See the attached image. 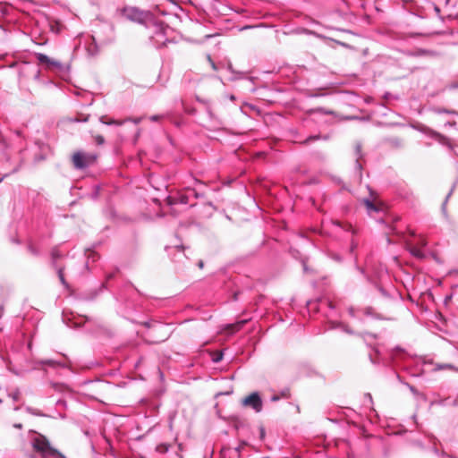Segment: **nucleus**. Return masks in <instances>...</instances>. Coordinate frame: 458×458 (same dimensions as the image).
I'll use <instances>...</instances> for the list:
<instances>
[{
  "label": "nucleus",
  "instance_id": "obj_37",
  "mask_svg": "<svg viewBox=\"0 0 458 458\" xmlns=\"http://www.w3.org/2000/svg\"><path fill=\"white\" fill-rule=\"evenodd\" d=\"M279 399H280V396H279V395H276V394H275V395H273V396L271 397V401H272V402H276V401H278Z\"/></svg>",
  "mask_w": 458,
  "mask_h": 458
},
{
  "label": "nucleus",
  "instance_id": "obj_31",
  "mask_svg": "<svg viewBox=\"0 0 458 458\" xmlns=\"http://www.w3.org/2000/svg\"><path fill=\"white\" fill-rule=\"evenodd\" d=\"M142 119H143L142 117H136V118H128V119H125L124 121L125 122L131 121L133 123L138 124L142 121Z\"/></svg>",
  "mask_w": 458,
  "mask_h": 458
},
{
  "label": "nucleus",
  "instance_id": "obj_30",
  "mask_svg": "<svg viewBox=\"0 0 458 458\" xmlns=\"http://www.w3.org/2000/svg\"><path fill=\"white\" fill-rule=\"evenodd\" d=\"M30 252L31 254H33L34 256H38L39 254L38 250L33 246V245H29L28 247Z\"/></svg>",
  "mask_w": 458,
  "mask_h": 458
},
{
  "label": "nucleus",
  "instance_id": "obj_54",
  "mask_svg": "<svg viewBox=\"0 0 458 458\" xmlns=\"http://www.w3.org/2000/svg\"><path fill=\"white\" fill-rule=\"evenodd\" d=\"M345 331H346L347 333H349V334H352V331H350V330H348V329H346Z\"/></svg>",
  "mask_w": 458,
  "mask_h": 458
},
{
  "label": "nucleus",
  "instance_id": "obj_15",
  "mask_svg": "<svg viewBox=\"0 0 458 458\" xmlns=\"http://www.w3.org/2000/svg\"><path fill=\"white\" fill-rule=\"evenodd\" d=\"M409 250L412 256L418 259H423L425 257L423 251L418 247L411 246L410 247Z\"/></svg>",
  "mask_w": 458,
  "mask_h": 458
},
{
  "label": "nucleus",
  "instance_id": "obj_11",
  "mask_svg": "<svg viewBox=\"0 0 458 458\" xmlns=\"http://www.w3.org/2000/svg\"><path fill=\"white\" fill-rule=\"evenodd\" d=\"M99 122L101 123H104L106 125H116V126H121L125 123V121H123V120H115V119L107 120L106 116H100Z\"/></svg>",
  "mask_w": 458,
  "mask_h": 458
},
{
  "label": "nucleus",
  "instance_id": "obj_36",
  "mask_svg": "<svg viewBox=\"0 0 458 458\" xmlns=\"http://www.w3.org/2000/svg\"><path fill=\"white\" fill-rule=\"evenodd\" d=\"M208 58L209 63L211 64L212 68H213L214 70H216V69H217V68H216V64L212 61L211 57L208 55Z\"/></svg>",
  "mask_w": 458,
  "mask_h": 458
},
{
  "label": "nucleus",
  "instance_id": "obj_2",
  "mask_svg": "<svg viewBox=\"0 0 458 458\" xmlns=\"http://www.w3.org/2000/svg\"><path fill=\"white\" fill-rule=\"evenodd\" d=\"M153 34L150 36V41L157 47H162L172 42L168 39V33L172 31L171 28L162 22H156L153 26Z\"/></svg>",
  "mask_w": 458,
  "mask_h": 458
},
{
  "label": "nucleus",
  "instance_id": "obj_26",
  "mask_svg": "<svg viewBox=\"0 0 458 458\" xmlns=\"http://www.w3.org/2000/svg\"><path fill=\"white\" fill-rule=\"evenodd\" d=\"M246 322H247V320H241V321L237 322L236 324L232 325L231 327H232V328H233L234 331H238V330H240V329L243 327V325H244Z\"/></svg>",
  "mask_w": 458,
  "mask_h": 458
},
{
  "label": "nucleus",
  "instance_id": "obj_55",
  "mask_svg": "<svg viewBox=\"0 0 458 458\" xmlns=\"http://www.w3.org/2000/svg\"><path fill=\"white\" fill-rule=\"evenodd\" d=\"M454 123H447L446 125H453Z\"/></svg>",
  "mask_w": 458,
  "mask_h": 458
},
{
  "label": "nucleus",
  "instance_id": "obj_32",
  "mask_svg": "<svg viewBox=\"0 0 458 458\" xmlns=\"http://www.w3.org/2000/svg\"><path fill=\"white\" fill-rule=\"evenodd\" d=\"M357 247H358V243L352 240V242H351V247H350V250H351V252H353V251H354V250H355Z\"/></svg>",
  "mask_w": 458,
  "mask_h": 458
},
{
  "label": "nucleus",
  "instance_id": "obj_53",
  "mask_svg": "<svg viewBox=\"0 0 458 458\" xmlns=\"http://www.w3.org/2000/svg\"><path fill=\"white\" fill-rule=\"evenodd\" d=\"M211 37H213V36H212V35H207V36H206V38H211Z\"/></svg>",
  "mask_w": 458,
  "mask_h": 458
},
{
  "label": "nucleus",
  "instance_id": "obj_18",
  "mask_svg": "<svg viewBox=\"0 0 458 458\" xmlns=\"http://www.w3.org/2000/svg\"><path fill=\"white\" fill-rule=\"evenodd\" d=\"M25 411L30 413V414H32L34 416H38V417H44L46 416L40 410H38V409H35V408H32L30 406H27L25 407Z\"/></svg>",
  "mask_w": 458,
  "mask_h": 458
},
{
  "label": "nucleus",
  "instance_id": "obj_35",
  "mask_svg": "<svg viewBox=\"0 0 458 458\" xmlns=\"http://www.w3.org/2000/svg\"><path fill=\"white\" fill-rule=\"evenodd\" d=\"M433 136H434L436 139H437V140L444 139V136H443V135H441L440 133L436 132V131H434V132H433Z\"/></svg>",
  "mask_w": 458,
  "mask_h": 458
},
{
  "label": "nucleus",
  "instance_id": "obj_19",
  "mask_svg": "<svg viewBox=\"0 0 458 458\" xmlns=\"http://www.w3.org/2000/svg\"><path fill=\"white\" fill-rule=\"evenodd\" d=\"M70 121L72 123H86L89 121V115H84V114L76 115L72 118H70Z\"/></svg>",
  "mask_w": 458,
  "mask_h": 458
},
{
  "label": "nucleus",
  "instance_id": "obj_45",
  "mask_svg": "<svg viewBox=\"0 0 458 458\" xmlns=\"http://www.w3.org/2000/svg\"><path fill=\"white\" fill-rule=\"evenodd\" d=\"M349 312H350V314H351L352 316H353V309H352V308H350Z\"/></svg>",
  "mask_w": 458,
  "mask_h": 458
},
{
  "label": "nucleus",
  "instance_id": "obj_47",
  "mask_svg": "<svg viewBox=\"0 0 458 458\" xmlns=\"http://www.w3.org/2000/svg\"><path fill=\"white\" fill-rule=\"evenodd\" d=\"M38 77H39V72H38L37 74L35 75L36 79H38Z\"/></svg>",
  "mask_w": 458,
  "mask_h": 458
},
{
  "label": "nucleus",
  "instance_id": "obj_14",
  "mask_svg": "<svg viewBox=\"0 0 458 458\" xmlns=\"http://www.w3.org/2000/svg\"><path fill=\"white\" fill-rule=\"evenodd\" d=\"M432 111L435 113V114H454V115H458V112L455 111V110H451V109H446V108H443V107H434L432 108Z\"/></svg>",
  "mask_w": 458,
  "mask_h": 458
},
{
  "label": "nucleus",
  "instance_id": "obj_28",
  "mask_svg": "<svg viewBox=\"0 0 458 458\" xmlns=\"http://www.w3.org/2000/svg\"><path fill=\"white\" fill-rule=\"evenodd\" d=\"M95 142L98 145H103L105 143V139L101 135H97L94 137Z\"/></svg>",
  "mask_w": 458,
  "mask_h": 458
},
{
  "label": "nucleus",
  "instance_id": "obj_4",
  "mask_svg": "<svg viewBox=\"0 0 458 458\" xmlns=\"http://www.w3.org/2000/svg\"><path fill=\"white\" fill-rule=\"evenodd\" d=\"M97 156L91 153L76 152L72 156V163L76 169H85L93 165Z\"/></svg>",
  "mask_w": 458,
  "mask_h": 458
},
{
  "label": "nucleus",
  "instance_id": "obj_21",
  "mask_svg": "<svg viewBox=\"0 0 458 458\" xmlns=\"http://www.w3.org/2000/svg\"><path fill=\"white\" fill-rule=\"evenodd\" d=\"M364 204L369 212L378 210L377 208L376 207V205L371 200H369L368 199H364Z\"/></svg>",
  "mask_w": 458,
  "mask_h": 458
},
{
  "label": "nucleus",
  "instance_id": "obj_23",
  "mask_svg": "<svg viewBox=\"0 0 458 458\" xmlns=\"http://www.w3.org/2000/svg\"><path fill=\"white\" fill-rule=\"evenodd\" d=\"M21 392L18 388L9 393V396L14 401L17 402L20 399Z\"/></svg>",
  "mask_w": 458,
  "mask_h": 458
},
{
  "label": "nucleus",
  "instance_id": "obj_43",
  "mask_svg": "<svg viewBox=\"0 0 458 458\" xmlns=\"http://www.w3.org/2000/svg\"><path fill=\"white\" fill-rule=\"evenodd\" d=\"M435 11H436V13H437V14H439V13H440V9H439V7L436 6V7H435Z\"/></svg>",
  "mask_w": 458,
  "mask_h": 458
},
{
  "label": "nucleus",
  "instance_id": "obj_7",
  "mask_svg": "<svg viewBox=\"0 0 458 458\" xmlns=\"http://www.w3.org/2000/svg\"><path fill=\"white\" fill-rule=\"evenodd\" d=\"M355 157H356L355 170L357 172V177H358L359 181H361V178H362V174H361L362 165H361V164L360 162V158L362 157V151H361V144L360 143H357L356 146H355Z\"/></svg>",
  "mask_w": 458,
  "mask_h": 458
},
{
  "label": "nucleus",
  "instance_id": "obj_38",
  "mask_svg": "<svg viewBox=\"0 0 458 458\" xmlns=\"http://www.w3.org/2000/svg\"><path fill=\"white\" fill-rule=\"evenodd\" d=\"M4 305H0V318H2V316L4 315Z\"/></svg>",
  "mask_w": 458,
  "mask_h": 458
},
{
  "label": "nucleus",
  "instance_id": "obj_10",
  "mask_svg": "<svg viewBox=\"0 0 458 458\" xmlns=\"http://www.w3.org/2000/svg\"><path fill=\"white\" fill-rule=\"evenodd\" d=\"M35 56L40 64H46L47 68L50 69L51 64L53 63L54 59L48 57L47 55L43 53H36Z\"/></svg>",
  "mask_w": 458,
  "mask_h": 458
},
{
  "label": "nucleus",
  "instance_id": "obj_52",
  "mask_svg": "<svg viewBox=\"0 0 458 458\" xmlns=\"http://www.w3.org/2000/svg\"><path fill=\"white\" fill-rule=\"evenodd\" d=\"M335 259L338 260V261L341 260V259L338 256H335Z\"/></svg>",
  "mask_w": 458,
  "mask_h": 458
},
{
  "label": "nucleus",
  "instance_id": "obj_42",
  "mask_svg": "<svg viewBox=\"0 0 458 458\" xmlns=\"http://www.w3.org/2000/svg\"><path fill=\"white\" fill-rule=\"evenodd\" d=\"M198 266H199V267L202 268V267H203V266H204L203 261H202V260H199V263H198Z\"/></svg>",
  "mask_w": 458,
  "mask_h": 458
},
{
  "label": "nucleus",
  "instance_id": "obj_41",
  "mask_svg": "<svg viewBox=\"0 0 458 458\" xmlns=\"http://www.w3.org/2000/svg\"><path fill=\"white\" fill-rule=\"evenodd\" d=\"M365 314H366V315H371V308H368V309H366V310H365Z\"/></svg>",
  "mask_w": 458,
  "mask_h": 458
},
{
  "label": "nucleus",
  "instance_id": "obj_27",
  "mask_svg": "<svg viewBox=\"0 0 458 458\" xmlns=\"http://www.w3.org/2000/svg\"><path fill=\"white\" fill-rule=\"evenodd\" d=\"M453 369L454 366L451 364L445 363V364H437V368H436V369H437V370H442V369Z\"/></svg>",
  "mask_w": 458,
  "mask_h": 458
},
{
  "label": "nucleus",
  "instance_id": "obj_5",
  "mask_svg": "<svg viewBox=\"0 0 458 458\" xmlns=\"http://www.w3.org/2000/svg\"><path fill=\"white\" fill-rule=\"evenodd\" d=\"M193 196L196 199L203 196L202 193L199 192L195 188H187L185 194H180L178 197H169L168 204L174 205L177 203L187 205L190 204L191 207L195 206L194 203H190V198Z\"/></svg>",
  "mask_w": 458,
  "mask_h": 458
},
{
  "label": "nucleus",
  "instance_id": "obj_24",
  "mask_svg": "<svg viewBox=\"0 0 458 458\" xmlns=\"http://www.w3.org/2000/svg\"><path fill=\"white\" fill-rule=\"evenodd\" d=\"M455 185H456V183H454V184L453 185L452 189L450 190V191H449V193L447 194V196H446V198H445V201H444V202H443V204H442V209H443V211H445V210L446 203H447V201H448V199H449V198H450V196L452 195V193H453V191H454V188H455Z\"/></svg>",
  "mask_w": 458,
  "mask_h": 458
},
{
  "label": "nucleus",
  "instance_id": "obj_12",
  "mask_svg": "<svg viewBox=\"0 0 458 458\" xmlns=\"http://www.w3.org/2000/svg\"><path fill=\"white\" fill-rule=\"evenodd\" d=\"M63 257L62 253L60 252L59 249L57 247L53 248L51 250V262L54 267H58L56 262L57 259H61Z\"/></svg>",
  "mask_w": 458,
  "mask_h": 458
},
{
  "label": "nucleus",
  "instance_id": "obj_39",
  "mask_svg": "<svg viewBox=\"0 0 458 458\" xmlns=\"http://www.w3.org/2000/svg\"><path fill=\"white\" fill-rule=\"evenodd\" d=\"M175 249L179 251V252H182L184 248L182 246H176Z\"/></svg>",
  "mask_w": 458,
  "mask_h": 458
},
{
  "label": "nucleus",
  "instance_id": "obj_17",
  "mask_svg": "<svg viewBox=\"0 0 458 458\" xmlns=\"http://www.w3.org/2000/svg\"><path fill=\"white\" fill-rule=\"evenodd\" d=\"M50 69L55 70L57 72H64L66 70V67L59 61L54 60L51 64Z\"/></svg>",
  "mask_w": 458,
  "mask_h": 458
},
{
  "label": "nucleus",
  "instance_id": "obj_34",
  "mask_svg": "<svg viewBox=\"0 0 458 458\" xmlns=\"http://www.w3.org/2000/svg\"><path fill=\"white\" fill-rule=\"evenodd\" d=\"M409 389L411 390V392L413 394H418V391L417 389L413 386H411V385H407Z\"/></svg>",
  "mask_w": 458,
  "mask_h": 458
},
{
  "label": "nucleus",
  "instance_id": "obj_6",
  "mask_svg": "<svg viewBox=\"0 0 458 458\" xmlns=\"http://www.w3.org/2000/svg\"><path fill=\"white\" fill-rule=\"evenodd\" d=\"M242 404L251 407L256 412L261 411L263 406L262 400L258 392H254L245 397L242 401Z\"/></svg>",
  "mask_w": 458,
  "mask_h": 458
},
{
  "label": "nucleus",
  "instance_id": "obj_50",
  "mask_svg": "<svg viewBox=\"0 0 458 458\" xmlns=\"http://www.w3.org/2000/svg\"><path fill=\"white\" fill-rule=\"evenodd\" d=\"M349 228H351V231H352V233H355V231H353V228H352V225H349Z\"/></svg>",
  "mask_w": 458,
  "mask_h": 458
},
{
  "label": "nucleus",
  "instance_id": "obj_20",
  "mask_svg": "<svg viewBox=\"0 0 458 458\" xmlns=\"http://www.w3.org/2000/svg\"><path fill=\"white\" fill-rule=\"evenodd\" d=\"M169 447L170 445L168 444L162 443L157 445L156 451L160 454H165L166 452H168Z\"/></svg>",
  "mask_w": 458,
  "mask_h": 458
},
{
  "label": "nucleus",
  "instance_id": "obj_9",
  "mask_svg": "<svg viewBox=\"0 0 458 458\" xmlns=\"http://www.w3.org/2000/svg\"><path fill=\"white\" fill-rule=\"evenodd\" d=\"M35 56L40 64H46L47 68L50 69L51 64L53 63L54 59L48 57L47 55L43 53H36Z\"/></svg>",
  "mask_w": 458,
  "mask_h": 458
},
{
  "label": "nucleus",
  "instance_id": "obj_49",
  "mask_svg": "<svg viewBox=\"0 0 458 458\" xmlns=\"http://www.w3.org/2000/svg\"><path fill=\"white\" fill-rule=\"evenodd\" d=\"M349 228H351V231H352V233H355V231H353V228H352V225H349Z\"/></svg>",
  "mask_w": 458,
  "mask_h": 458
},
{
  "label": "nucleus",
  "instance_id": "obj_29",
  "mask_svg": "<svg viewBox=\"0 0 458 458\" xmlns=\"http://www.w3.org/2000/svg\"><path fill=\"white\" fill-rule=\"evenodd\" d=\"M164 117V115H160V114H153L151 116H149V120L151 122H158L159 120H161L162 118Z\"/></svg>",
  "mask_w": 458,
  "mask_h": 458
},
{
  "label": "nucleus",
  "instance_id": "obj_3",
  "mask_svg": "<svg viewBox=\"0 0 458 458\" xmlns=\"http://www.w3.org/2000/svg\"><path fill=\"white\" fill-rule=\"evenodd\" d=\"M121 13L127 20L140 24L145 23L150 18V13L148 12H145L132 6H126L123 8L121 10Z\"/></svg>",
  "mask_w": 458,
  "mask_h": 458
},
{
  "label": "nucleus",
  "instance_id": "obj_33",
  "mask_svg": "<svg viewBox=\"0 0 458 458\" xmlns=\"http://www.w3.org/2000/svg\"><path fill=\"white\" fill-rule=\"evenodd\" d=\"M289 395H290V393H289L288 389L283 390L282 393H281V396L282 397L287 398V397H289Z\"/></svg>",
  "mask_w": 458,
  "mask_h": 458
},
{
  "label": "nucleus",
  "instance_id": "obj_1",
  "mask_svg": "<svg viewBox=\"0 0 458 458\" xmlns=\"http://www.w3.org/2000/svg\"><path fill=\"white\" fill-rule=\"evenodd\" d=\"M33 449L40 454L42 458H65L57 449L54 448L48 439L41 435L37 434L31 439Z\"/></svg>",
  "mask_w": 458,
  "mask_h": 458
},
{
  "label": "nucleus",
  "instance_id": "obj_8",
  "mask_svg": "<svg viewBox=\"0 0 458 458\" xmlns=\"http://www.w3.org/2000/svg\"><path fill=\"white\" fill-rule=\"evenodd\" d=\"M38 364L47 365V366H49L52 368H57V367L67 368L68 367L65 362L57 361V360H51V359L41 360L38 361Z\"/></svg>",
  "mask_w": 458,
  "mask_h": 458
},
{
  "label": "nucleus",
  "instance_id": "obj_46",
  "mask_svg": "<svg viewBox=\"0 0 458 458\" xmlns=\"http://www.w3.org/2000/svg\"><path fill=\"white\" fill-rule=\"evenodd\" d=\"M193 180H194L195 183H199V184H201L200 181H199V180H197V179H193Z\"/></svg>",
  "mask_w": 458,
  "mask_h": 458
},
{
  "label": "nucleus",
  "instance_id": "obj_44",
  "mask_svg": "<svg viewBox=\"0 0 458 458\" xmlns=\"http://www.w3.org/2000/svg\"><path fill=\"white\" fill-rule=\"evenodd\" d=\"M229 99L233 101V100H234V99H235V97H234L233 95H230V96H229Z\"/></svg>",
  "mask_w": 458,
  "mask_h": 458
},
{
  "label": "nucleus",
  "instance_id": "obj_13",
  "mask_svg": "<svg viewBox=\"0 0 458 458\" xmlns=\"http://www.w3.org/2000/svg\"><path fill=\"white\" fill-rule=\"evenodd\" d=\"M411 55H414V56H422V55L435 56L437 55V53L435 51H432V50L420 48V49H417Z\"/></svg>",
  "mask_w": 458,
  "mask_h": 458
},
{
  "label": "nucleus",
  "instance_id": "obj_48",
  "mask_svg": "<svg viewBox=\"0 0 458 458\" xmlns=\"http://www.w3.org/2000/svg\"><path fill=\"white\" fill-rule=\"evenodd\" d=\"M367 395H368V397L369 398V401L371 402V401H372V397H371V395H370L369 394H368Z\"/></svg>",
  "mask_w": 458,
  "mask_h": 458
},
{
  "label": "nucleus",
  "instance_id": "obj_25",
  "mask_svg": "<svg viewBox=\"0 0 458 458\" xmlns=\"http://www.w3.org/2000/svg\"><path fill=\"white\" fill-rule=\"evenodd\" d=\"M320 139V136L319 135H312V136H310L308 137L307 139H305L303 141H301V143L303 144H309L310 143L311 141H314V140H319Z\"/></svg>",
  "mask_w": 458,
  "mask_h": 458
},
{
  "label": "nucleus",
  "instance_id": "obj_16",
  "mask_svg": "<svg viewBox=\"0 0 458 458\" xmlns=\"http://www.w3.org/2000/svg\"><path fill=\"white\" fill-rule=\"evenodd\" d=\"M55 268L56 269V272H57V275H58V277H59V280H60L61 284L67 288L68 287V284H67V282L65 281V278H64V267H56Z\"/></svg>",
  "mask_w": 458,
  "mask_h": 458
},
{
  "label": "nucleus",
  "instance_id": "obj_40",
  "mask_svg": "<svg viewBox=\"0 0 458 458\" xmlns=\"http://www.w3.org/2000/svg\"><path fill=\"white\" fill-rule=\"evenodd\" d=\"M13 427L20 429L22 428V425L21 423H15Z\"/></svg>",
  "mask_w": 458,
  "mask_h": 458
},
{
  "label": "nucleus",
  "instance_id": "obj_51",
  "mask_svg": "<svg viewBox=\"0 0 458 458\" xmlns=\"http://www.w3.org/2000/svg\"><path fill=\"white\" fill-rule=\"evenodd\" d=\"M349 228H351V231H352V233H355V231H353V228H352V225H349Z\"/></svg>",
  "mask_w": 458,
  "mask_h": 458
},
{
  "label": "nucleus",
  "instance_id": "obj_22",
  "mask_svg": "<svg viewBox=\"0 0 458 458\" xmlns=\"http://www.w3.org/2000/svg\"><path fill=\"white\" fill-rule=\"evenodd\" d=\"M223 356H224L223 352H221V351L216 352L212 355V361L215 363H218L219 361H221L223 360Z\"/></svg>",
  "mask_w": 458,
  "mask_h": 458
}]
</instances>
